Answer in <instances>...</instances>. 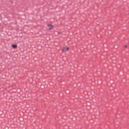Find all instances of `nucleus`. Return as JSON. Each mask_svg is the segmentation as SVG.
Returning <instances> with one entry per match:
<instances>
[{
  "label": "nucleus",
  "mask_w": 129,
  "mask_h": 129,
  "mask_svg": "<svg viewBox=\"0 0 129 129\" xmlns=\"http://www.w3.org/2000/svg\"><path fill=\"white\" fill-rule=\"evenodd\" d=\"M47 27H48L49 30H52V29H53V26L52 25H48Z\"/></svg>",
  "instance_id": "nucleus-1"
},
{
  "label": "nucleus",
  "mask_w": 129,
  "mask_h": 129,
  "mask_svg": "<svg viewBox=\"0 0 129 129\" xmlns=\"http://www.w3.org/2000/svg\"><path fill=\"white\" fill-rule=\"evenodd\" d=\"M68 50H69V47H64L62 49V51H68Z\"/></svg>",
  "instance_id": "nucleus-2"
},
{
  "label": "nucleus",
  "mask_w": 129,
  "mask_h": 129,
  "mask_svg": "<svg viewBox=\"0 0 129 129\" xmlns=\"http://www.w3.org/2000/svg\"><path fill=\"white\" fill-rule=\"evenodd\" d=\"M12 47H13L14 49H16V48H18V45H12Z\"/></svg>",
  "instance_id": "nucleus-3"
},
{
  "label": "nucleus",
  "mask_w": 129,
  "mask_h": 129,
  "mask_svg": "<svg viewBox=\"0 0 129 129\" xmlns=\"http://www.w3.org/2000/svg\"><path fill=\"white\" fill-rule=\"evenodd\" d=\"M124 47H125V48H127V45H125V46H124Z\"/></svg>",
  "instance_id": "nucleus-4"
}]
</instances>
